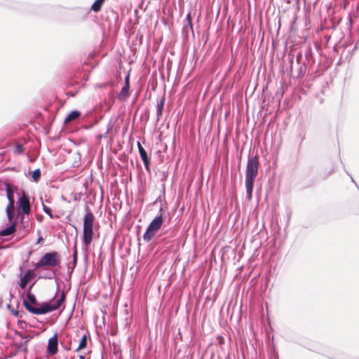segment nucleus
Returning a JSON list of instances; mask_svg holds the SVG:
<instances>
[{
    "instance_id": "obj_1",
    "label": "nucleus",
    "mask_w": 359,
    "mask_h": 359,
    "mask_svg": "<svg viewBox=\"0 0 359 359\" xmlns=\"http://www.w3.org/2000/svg\"><path fill=\"white\" fill-rule=\"evenodd\" d=\"M66 294L63 292L60 298L54 302L43 303L39 308L32 306L28 302L24 301L23 304L30 313L36 315H42L59 309L65 300Z\"/></svg>"
},
{
    "instance_id": "obj_2",
    "label": "nucleus",
    "mask_w": 359,
    "mask_h": 359,
    "mask_svg": "<svg viewBox=\"0 0 359 359\" xmlns=\"http://www.w3.org/2000/svg\"><path fill=\"white\" fill-rule=\"evenodd\" d=\"M94 220V215L90 209H88V211L83 218L82 238L83 242L86 247H88L93 241Z\"/></svg>"
},
{
    "instance_id": "obj_3",
    "label": "nucleus",
    "mask_w": 359,
    "mask_h": 359,
    "mask_svg": "<svg viewBox=\"0 0 359 359\" xmlns=\"http://www.w3.org/2000/svg\"><path fill=\"white\" fill-rule=\"evenodd\" d=\"M60 255L57 252H51L45 253L40 260L36 264L35 268L43 267L55 268L60 266Z\"/></svg>"
},
{
    "instance_id": "obj_4",
    "label": "nucleus",
    "mask_w": 359,
    "mask_h": 359,
    "mask_svg": "<svg viewBox=\"0 0 359 359\" xmlns=\"http://www.w3.org/2000/svg\"><path fill=\"white\" fill-rule=\"evenodd\" d=\"M250 151H248V199L252 196L254 182L257 175L259 159L257 156L250 158Z\"/></svg>"
},
{
    "instance_id": "obj_5",
    "label": "nucleus",
    "mask_w": 359,
    "mask_h": 359,
    "mask_svg": "<svg viewBox=\"0 0 359 359\" xmlns=\"http://www.w3.org/2000/svg\"><path fill=\"white\" fill-rule=\"evenodd\" d=\"M163 222V219L161 215L158 216L154 219L144 233L143 239L147 242L150 241L155 236L158 231L161 229Z\"/></svg>"
},
{
    "instance_id": "obj_6",
    "label": "nucleus",
    "mask_w": 359,
    "mask_h": 359,
    "mask_svg": "<svg viewBox=\"0 0 359 359\" xmlns=\"http://www.w3.org/2000/svg\"><path fill=\"white\" fill-rule=\"evenodd\" d=\"M18 215L23 218L24 214L28 215L30 212V203L25 193H23L18 201Z\"/></svg>"
},
{
    "instance_id": "obj_7",
    "label": "nucleus",
    "mask_w": 359,
    "mask_h": 359,
    "mask_svg": "<svg viewBox=\"0 0 359 359\" xmlns=\"http://www.w3.org/2000/svg\"><path fill=\"white\" fill-rule=\"evenodd\" d=\"M289 60H290V69L291 71L292 72L294 69H297V75H296V77L297 79H300V78H302L306 72V65L305 63H301L299 64V65H294V62H293V60H294V55H289Z\"/></svg>"
},
{
    "instance_id": "obj_8",
    "label": "nucleus",
    "mask_w": 359,
    "mask_h": 359,
    "mask_svg": "<svg viewBox=\"0 0 359 359\" xmlns=\"http://www.w3.org/2000/svg\"><path fill=\"white\" fill-rule=\"evenodd\" d=\"M58 337L55 334L48 339L47 352L50 355H54L57 353Z\"/></svg>"
},
{
    "instance_id": "obj_9",
    "label": "nucleus",
    "mask_w": 359,
    "mask_h": 359,
    "mask_svg": "<svg viewBox=\"0 0 359 359\" xmlns=\"http://www.w3.org/2000/svg\"><path fill=\"white\" fill-rule=\"evenodd\" d=\"M34 276L35 275L32 271H27L26 273L23 276H21L20 277V280L18 282L20 287L22 289H24L27 286L28 283L30 282L32 279L34 278Z\"/></svg>"
},
{
    "instance_id": "obj_10",
    "label": "nucleus",
    "mask_w": 359,
    "mask_h": 359,
    "mask_svg": "<svg viewBox=\"0 0 359 359\" xmlns=\"http://www.w3.org/2000/svg\"><path fill=\"white\" fill-rule=\"evenodd\" d=\"M137 147H138V150H139V153H140L141 159L142 160L145 168L148 170L149 165V159L147 156V151L142 147V146L141 145V144L139 142H137Z\"/></svg>"
},
{
    "instance_id": "obj_11",
    "label": "nucleus",
    "mask_w": 359,
    "mask_h": 359,
    "mask_svg": "<svg viewBox=\"0 0 359 359\" xmlns=\"http://www.w3.org/2000/svg\"><path fill=\"white\" fill-rule=\"evenodd\" d=\"M17 224H18V222L16 220L13 221L12 222V224H11V226H9L8 227H7L0 231V236H10V235L14 233L16 231Z\"/></svg>"
},
{
    "instance_id": "obj_12",
    "label": "nucleus",
    "mask_w": 359,
    "mask_h": 359,
    "mask_svg": "<svg viewBox=\"0 0 359 359\" xmlns=\"http://www.w3.org/2000/svg\"><path fill=\"white\" fill-rule=\"evenodd\" d=\"M43 210L50 217V218H59L61 215L65 214V211L63 210H59L57 211L58 214L53 215L52 213L51 209L43 204Z\"/></svg>"
},
{
    "instance_id": "obj_13",
    "label": "nucleus",
    "mask_w": 359,
    "mask_h": 359,
    "mask_svg": "<svg viewBox=\"0 0 359 359\" xmlns=\"http://www.w3.org/2000/svg\"><path fill=\"white\" fill-rule=\"evenodd\" d=\"M81 116V112L79 111H73L69 113L64 121L65 125H68L72 121L77 119Z\"/></svg>"
},
{
    "instance_id": "obj_14",
    "label": "nucleus",
    "mask_w": 359,
    "mask_h": 359,
    "mask_svg": "<svg viewBox=\"0 0 359 359\" xmlns=\"http://www.w3.org/2000/svg\"><path fill=\"white\" fill-rule=\"evenodd\" d=\"M6 196L8 200V203L10 202H15L14 200V196H13V190L10 184H6Z\"/></svg>"
},
{
    "instance_id": "obj_15",
    "label": "nucleus",
    "mask_w": 359,
    "mask_h": 359,
    "mask_svg": "<svg viewBox=\"0 0 359 359\" xmlns=\"http://www.w3.org/2000/svg\"><path fill=\"white\" fill-rule=\"evenodd\" d=\"M105 1V0H96L92 5L91 6V9L95 12V13H97L99 12L101 8H102V6L104 4V2Z\"/></svg>"
},
{
    "instance_id": "obj_16",
    "label": "nucleus",
    "mask_w": 359,
    "mask_h": 359,
    "mask_svg": "<svg viewBox=\"0 0 359 359\" xmlns=\"http://www.w3.org/2000/svg\"><path fill=\"white\" fill-rule=\"evenodd\" d=\"M165 104V97H163L161 102L157 104V117L159 119L163 114V109Z\"/></svg>"
},
{
    "instance_id": "obj_17",
    "label": "nucleus",
    "mask_w": 359,
    "mask_h": 359,
    "mask_svg": "<svg viewBox=\"0 0 359 359\" xmlns=\"http://www.w3.org/2000/svg\"><path fill=\"white\" fill-rule=\"evenodd\" d=\"M306 132L304 130H302L298 132V133L297 135V139L299 142V147H300L302 146L303 142L306 139Z\"/></svg>"
},
{
    "instance_id": "obj_18",
    "label": "nucleus",
    "mask_w": 359,
    "mask_h": 359,
    "mask_svg": "<svg viewBox=\"0 0 359 359\" xmlns=\"http://www.w3.org/2000/svg\"><path fill=\"white\" fill-rule=\"evenodd\" d=\"M86 346H87V337L86 334H84L82 337V338L79 342V346L76 349V351L79 352V351L85 348L86 347Z\"/></svg>"
},
{
    "instance_id": "obj_19",
    "label": "nucleus",
    "mask_w": 359,
    "mask_h": 359,
    "mask_svg": "<svg viewBox=\"0 0 359 359\" xmlns=\"http://www.w3.org/2000/svg\"><path fill=\"white\" fill-rule=\"evenodd\" d=\"M129 85H124V86L121 89L119 96L122 98H127L129 95Z\"/></svg>"
},
{
    "instance_id": "obj_20",
    "label": "nucleus",
    "mask_w": 359,
    "mask_h": 359,
    "mask_svg": "<svg viewBox=\"0 0 359 359\" xmlns=\"http://www.w3.org/2000/svg\"><path fill=\"white\" fill-rule=\"evenodd\" d=\"M41 177V171L39 169L35 170L32 172V179L34 182H38Z\"/></svg>"
},
{
    "instance_id": "obj_21",
    "label": "nucleus",
    "mask_w": 359,
    "mask_h": 359,
    "mask_svg": "<svg viewBox=\"0 0 359 359\" xmlns=\"http://www.w3.org/2000/svg\"><path fill=\"white\" fill-rule=\"evenodd\" d=\"M250 330L252 333L253 340H255L256 343L259 342L258 331L255 332V328L252 325H250Z\"/></svg>"
},
{
    "instance_id": "obj_22",
    "label": "nucleus",
    "mask_w": 359,
    "mask_h": 359,
    "mask_svg": "<svg viewBox=\"0 0 359 359\" xmlns=\"http://www.w3.org/2000/svg\"><path fill=\"white\" fill-rule=\"evenodd\" d=\"M15 202H9L6 206V212H14L15 213Z\"/></svg>"
},
{
    "instance_id": "obj_23",
    "label": "nucleus",
    "mask_w": 359,
    "mask_h": 359,
    "mask_svg": "<svg viewBox=\"0 0 359 359\" xmlns=\"http://www.w3.org/2000/svg\"><path fill=\"white\" fill-rule=\"evenodd\" d=\"M23 150V146L22 144H18L15 147L14 153L16 154H20L22 153Z\"/></svg>"
},
{
    "instance_id": "obj_24",
    "label": "nucleus",
    "mask_w": 359,
    "mask_h": 359,
    "mask_svg": "<svg viewBox=\"0 0 359 359\" xmlns=\"http://www.w3.org/2000/svg\"><path fill=\"white\" fill-rule=\"evenodd\" d=\"M27 298L28 299L34 304H36V299L35 298V297L33 295V294H27Z\"/></svg>"
},
{
    "instance_id": "obj_25",
    "label": "nucleus",
    "mask_w": 359,
    "mask_h": 359,
    "mask_svg": "<svg viewBox=\"0 0 359 359\" xmlns=\"http://www.w3.org/2000/svg\"><path fill=\"white\" fill-rule=\"evenodd\" d=\"M302 60V54L301 53H299L296 56V65H299V64H301Z\"/></svg>"
},
{
    "instance_id": "obj_26",
    "label": "nucleus",
    "mask_w": 359,
    "mask_h": 359,
    "mask_svg": "<svg viewBox=\"0 0 359 359\" xmlns=\"http://www.w3.org/2000/svg\"><path fill=\"white\" fill-rule=\"evenodd\" d=\"M6 215H7V217H8V220L9 222H13V219L14 218V216H15V213L14 212H6Z\"/></svg>"
},
{
    "instance_id": "obj_27",
    "label": "nucleus",
    "mask_w": 359,
    "mask_h": 359,
    "mask_svg": "<svg viewBox=\"0 0 359 359\" xmlns=\"http://www.w3.org/2000/svg\"><path fill=\"white\" fill-rule=\"evenodd\" d=\"M186 20L187 21V22H188L189 25L191 27V28H192L191 16V13H189L187 15Z\"/></svg>"
},
{
    "instance_id": "obj_28",
    "label": "nucleus",
    "mask_w": 359,
    "mask_h": 359,
    "mask_svg": "<svg viewBox=\"0 0 359 359\" xmlns=\"http://www.w3.org/2000/svg\"><path fill=\"white\" fill-rule=\"evenodd\" d=\"M125 85L130 86V75L129 74H128L125 78Z\"/></svg>"
},
{
    "instance_id": "obj_29",
    "label": "nucleus",
    "mask_w": 359,
    "mask_h": 359,
    "mask_svg": "<svg viewBox=\"0 0 359 359\" xmlns=\"http://www.w3.org/2000/svg\"><path fill=\"white\" fill-rule=\"evenodd\" d=\"M346 172L347 173L348 175L351 177V182H353L357 186V184L355 182L354 179L353 178L352 175L348 171H346Z\"/></svg>"
},
{
    "instance_id": "obj_30",
    "label": "nucleus",
    "mask_w": 359,
    "mask_h": 359,
    "mask_svg": "<svg viewBox=\"0 0 359 359\" xmlns=\"http://www.w3.org/2000/svg\"><path fill=\"white\" fill-rule=\"evenodd\" d=\"M334 172H335L334 168L331 169V170L329 171V173L327 174V176H329V175H330L333 174Z\"/></svg>"
},
{
    "instance_id": "obj_31",
    "label": "nucleus",
    "mask_w": 359,
    "mask_h": 359,
    "mask_svg": "<svg viewBox=\"0 0 359 359\" xmlns=\"http://www.w3.org/2000/svg\"><path fill=\"white\" fill-rule=\"evenodd\" d=\"M76 255H77V252H76V250L75 252H74V259L75 262H76Z\"/></svg>"
},
{
    "instance_id": "obj_32",
    "label": "nucleus",
    "mask_w": 359,
    "mask_h": 359,
    "mask_svg": "<svg viewBox=\"0 0 359 359\" xmlns=\"http://www.w3.org/2000/svg\"><path fill=\"white\" fill-rule=\"evenodd\" d=\"M43 241V238L42 237H39L37 240V243H41V241Z\"/></svg>"
},
{
    "instance_id": "obj_33",
    "label": "nucleus",
    "mask_w": 359,
    "mask_h": 359,
    "mask_svg": "<svg viewBox=\"0 0 359 359\" xmlns=\"http://www.w3.org/2000/svg\"><path fill=\"white\" fill-rule=\"evenodd\" d=\"M79 359H85V356L83 355H79Z\"/></svg>"
},
{
    "instance_id": "obj_34",
    "label": "nucleus",
    "mask_w": 359,
    "mask_h": 359,
    "mask_svg": "<svg viewBox=\"0 0 359 359\" xmlns=\"http://www.w3.org/2000/svg\"><path fill=\"white\" fill-rule=\"evenodd\" d=\"M255 343H252V347L254 348V349H255Z\"/></svg>"
},
{
    "instance_id": "obj_35",
    "label": "nucleus",
    "mask_w": 359,
    "mask_h": 359,
    "mask_svg": "<svg viewBox=\"0 0 359 359\" xmlns=\"http://www.w3.org/2000/svg\"><path fill=\"white\" fill-rule=\"evenodd\" d=\"M248 6L250 5V3H249V2L248 3Z\"/></svg>"
},
{
    "instance_id": "obj_36",
    "label": "nucleus",
    "mask_w": 359,
    "mask_h": 359,
    "mask_svg": "<svg viewBox=\"0 0 359 359\" xmlns=\"http://www.w3.org/2000/svg\"><path fill=\"white\" fill-rule=\"evenodd\" d=\"M297 1H298L299 0H297Z\"/></svg>"
}]
</instances>
